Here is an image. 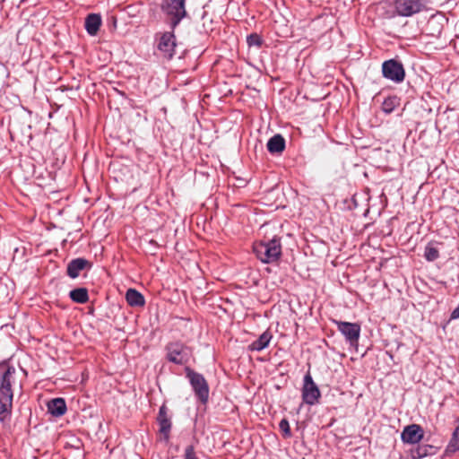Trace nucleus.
Returning <instances> with one entry per match:
<instances>
[{
	"label": "nucleus",
	"mask_w": 459,
	"mask_h": 459,
	"mask_svg": "<svg viewBox=\"0 0 459 459\" xmlns=\"http://www.w3.org/2000/svg\"><path fill=\"white\" fill-rule=\"evenodd\" d=\"M400 106V98L395 95L388 96L382 103V110L385 114H391Z\"/></svg>",
	"instance_id": "nucleus-19"
},
{
	"label": "nucleus",
	"mask_w": 459,
	"mask_h": 459,
	"mask_svg": "<svg viewBox=\"0 0 459 459\" xmlns=\"http://www.w3.org/2000/svg\"><path fill=\"white\" fill-rule=\"evenodd\" d=\"M186 377L190 381L195 396L202 403H206L209 398V385L203 375L186 368Z\"/></svg>",
	"instance_id": "nucleus-4"
},
{
	"label": "nucleus",
	"mask_w": 459,
	"mask_h": 459,
	"mask_svg": "<svg viewBox=\"0 0 459 459\" xmlns=\"http://www.w3.org/2000/svg\"><path fill=\"white\" fill-rule=\"evenodd\" d=\"M334 323L338 331L345 336L349 342L353 344L358 342L360 333L359 325L342 321H334Z\"/></svg>",
	"instance_id": "nucleus-11"
},
{
	"label": "nucleus",
	"mask_w": 459,
	"mask_h": 459,
	"mask_svg": "<svg viewBox=\"0 0 459 459\" xmlns=\"http://www.w3.org/2000/svg\"><path fill=\"white\" fill-rule=\"evenodd\" d=\"M273 338V334L270 331H265L264 332L257 340H255V342H253L249 346H248V349L250 351H263L264 349H265L271 340Z\"/></svg>",
	"instance_id": "nucleus-17"
},
{
	"label": "nucleus",
	"mask_w": 459,
	"mask_h": 459,
	"mask_svg": "<svg viewBox=\"0 0 459 459\" xmlns=\"http://www.w3.org/2000/svg\"><path fill=\"white\" fill-rule=\"evenodd\" d=\"M394 8L400 16H411L422 8V0H395Z\"/></svg>",
	"instance_id": "nucleus-9"
},
{
	"label": "nucleus",
	"mask_w": 459,
	"mask_h": 459,
	"mask_svg": "<svg viewBox=\"0 0 459 459\" xmlns=\"http://www.w3.org/2000/svg\"><path fill=\"white\" fill-rule=\"evenodd\" d=\"M157 421L160 426V432L168 439L171 429V421L168 416V409L164 404L160 408Z\"/></svg>",
	"instance_id": "nucleus-13"
},
{
	"label": "nucleus",
	"mask_w": 459,
	"mask_h": 459,
	"mask_svg": "<svg viewBox=\"0 0 459 459\" xmlns=\"http://www.w3.org/2000/svg\"><path fill=\"white\" fill-rule=\"evenodd\" d=\"M424 437L423 429L418 424H411L406 426L401 434V438L406 444H417Z\"/></svg>",
	"instance_id": "nucleus-12"
},
{
	"label": "nucleus",
	"mask_w": 459,
	"mask_h": 459,
	"mask_svg": "<svg viewBox=\"0 0 459 459\" xmlns=\"http://www.w3.org/2000/svg\"><path fill=\"white\" fill-rule=\"evenodd\" d=\"M432 446L423 445L419 446L416 449L411 450V459H420L429 455V450L431 449Z\"/></svg>",
	"instance_id": "nucleus-22"
},
{
	"label": "nucleus",
	"mask_w": 459,
	"mask_h": 459,
	"mask_svg": "<svg viewBox=\"0 0 459 459\" xmlns=\"http://www.w3.org/2000/svg\"><path fill=\"white\" fill-rule=\"evenodd\" d=\"M101 17L98 13H91L85 18V30L91 36H95L100 30Z\"/></svg>",
	"instance_id": "nucleus-15"
},
{
	"label": "nucleus",
	"mask_w": 459,
	"mask_h": 459,
	"mask_svg": "<svg viewBox=\"0 0 459 459\" xmlns=\"http://www.w3.org/2000/svg\"><path fill=\"white\" fill-rule=\"evenodd\" d=\"M168 359L176 364L186 363L192 356L191 350L179 342H172L167 346Z\"/></svg>",
	"instance_id": "nucleus-7"
},
{
	"label": "nucleus",
	"mask_w": 459,
	"mask_h": 459,
	"mask_svg": "<svg viewBox=\"0 0 459 459\" xmlns=\"http://www.w3.org/2000/svg\"><path fill=\"white\" fill-rule=\"evenodd\" d=\"M186 0H162L160 9L172 30L187 16Z\"/></svg>",
	"instance_id": "nucleus-3"
},
{
	"label": "nucleus",
	"mask_w": 459,
	"mask_h": 459,
	"mask_svg": "<svg viewBox=\"0 0 459 459\" xmlns=\"http://www.w3.org/2000/svg\"><path fill=\"white\" fill-rule=\"evenodd\" d=\"M447 449L451 452L459 451V425L454 430L452 438L448 444Z\"/></svg>",
	"instance_id": "nucleus-24"
},
{
	"label": "nucleus",
	"mask_w": 459,
	"mask_h": 459,
	"mask_svg": "<svg viewBox=\"0 0 459 459\" xmlns=\"http://www.w3.org/2000/svg\"><path fill=\"white\" fill-rule=\"evenodd\" d=\"M247 43L248 47H255L257 48H260L264 44V40L259 34L251 33L247 37Z\"/></svg>",
	"instance_id": "nucleus-23"
},
{
	"label": "nucleus",
	"mask_w": 459,
	"mask_h": 459,
	"mask_svg": "<svg viewBox=\"0 0 459 459\" xmlns=\"http://www.w3.org/2000/svg\"><path fill=\"white\" fill-rule=\"evenodd\" d=\"M16 369L8 366L0 377V420L11 414L13 407V387L17 385Z\"/></svg>",
	"instance_id": "nucleus-1"
},
{
	"label": "nucleus",
	"mask_w": 459,
	"mask_h": 459,
	"mask_svg": "<svg viewBox=\"0 0 459 459\" xmlns=\"http://www.w3.org/2000/svg\"><path fill=\"white\" fill-rule=\"evenodd\" d=\"M92 267V263L88 259L78 257L71 260L66 268L67 275L70 278H76L80 275H84Z\"/></svg>",
	"instance_id": "nucleus-8"
},
{
	"label": "nucleus",
	"mask_w": 459,
	"mask_h": 459,
	"mask_svg": "<svg viewBox=\"0 0 459 459\" xmlns=\"http://www.w3.org/2000/svg\"><path fill=\"white\" fill-rule=\"evenodd\" d=\"M185 459H197L195 452V448L193 446H188L185 449Z\"/></svg>",
	"instance_id": "nucleus-26"
},
{
	"label": "nucleus",
	"mask_w": 459,
	"mask_h": 459,
	"mask_svg": "<svg viewBox=\"0 0 459 459\" xmlns=\"http://www.w3.org/2000/svg\"><path fill=\"white\" fill-rule=\"evenodd\" d=\"M69 297L74 302L80 304H84L89 299L87 289H72Z\"/></svg>",
	"instance_id": "nucleus-20"
},
{
	"label": "nucleus",
	"mask_w": 459,
	"mask_h": 459,
	"mask_svg": "<svg viewBox=\"0 0 459 459\" xmlns=\"http://www.w3.org/2000/svg\"><path fill=\"white\" fill-rule=\"evenodd\" d=\"M435 242H429L424 248V258L428 262H434L439 257V250Z\"/></svg>",
	"instance_id": "nucleus-21"
},
{
	"label": "nucleus",
	"mask_w": 459,
	"mask_h": 459,
	"mask_svg": "<svg viewBox=\"0 0 459 459\" xmlns=\"http://www.w3.org/2000/svg\"><path fill=\"white\" fill-rule=\"evenodd\" d=\"M126 299L131 307H143L145 304L144 297L135 289H128L126 293Z\"/></svg>",
	"instance_id": "nucleus-18"
},
{
	"label": "nucleus",
	"mask_w": 459,
	"mask_h": 459,
	"mask_svg": "<svg viewBox=\"0 0 459 459\" xmlns=\"http://www.w3.org/2000/svg\"><path fill=\"white\" fill-rule=\"evenodd\" d=\"M382 74L395 83H401L405 79V69L399 60L392 58L382 64Z\"/></svg>",
	"instance_id": "nucleus-5"
},
{
	"label": "nucleus",
	"mask_w": 459,
	"mask_h": 459,
	"mask_svg": "<svg viewBox=\"0 0 459 459\" xmlns=\"http://www.w3.org/2000/svg\"><path fill=\"white\" fill-rule=\"evenodd\" d=\"M321 397V392L314 382L311 375L307 372L304 377V384L302 387L303 402L308 405H315Z\"/></svg>",
	"instance_id": "nucleus-6"
},
{
	"label": "nucleus",
	"mask_w": 459,
	"mask_h": 459,
	"mask_svg": "<svg viewBox=\"0 0 459 459\" xmlns=\"http://www.w3.org/2000/svg\"><path fill=\"white\" fill-rule=\"evenodd\" d=\"M48 411L53 416L60 417L66 411V404L63 398H55L48 403Z\"/></svg>",
	"instance_id": "nucleus-16"
},
{
	"label": "nucleus",
	"mask_w": 459,
	"mask_h": 459,
	"mask_svg": "<svg viewBox=\"0 0 459 459\" xmlns=\"http://www.w3.org/2000/svg\"><path fill=\"white\" fill-rule=\"evenodd\" d=\"M281 238L274 236L272 239L254 243L253 251L256 257L264 264L277 262L281 255Z\"/></svg>",
	"instance_id": "nucleus-2"
},
{
	"label": "nucleus",
	"mask_w": 459,
	"mask_h": 459,
	"mask_svg": "<svg viewBox=\"0 0 459 459\" xmlns=\"http://www.w3.org/2000/svg\"><path fill=\"white\" fill-rule=\"evenodd\" d=\"M279 429H280L283 437H290L291 436L290 424H289V421L287 419H282L280 421Z\"/></svg>",
	"instance_id": "nucleus-25"
},
{
	"label": "nucleus",
	"mask_w": 459,
	"mask_h": 459,
	"mask_svg": "<svg viewBox=\"0 0 459 459\" xmlns=\"http://www.w3.org/2000/svg\"><path fill=\"white\" fill-rule=\"evenodd\" d=\"M285 145L284 137L277 134L268 140L266 147L271 154H281L285 150Z\"/></svg>",
	"instance_id": "nucleus-14"
},
{
	"label": "nucleus",
	"mask_w": 459,
	"mask_h": 459,
	"mask_svg": "<svg viewBox=\"0 0 459 459\" xmlns=\"http://www.w3.org/2000/svg\"><path fill=\"white\" fill-rule=\"evenodd\" d=\"M176 37L172 31L165 32L160 39L158 49L163 54V56L171 59L175 54Z\"/></svg>",
	"instance_id": "nucleus-10"
}]
</instances>
